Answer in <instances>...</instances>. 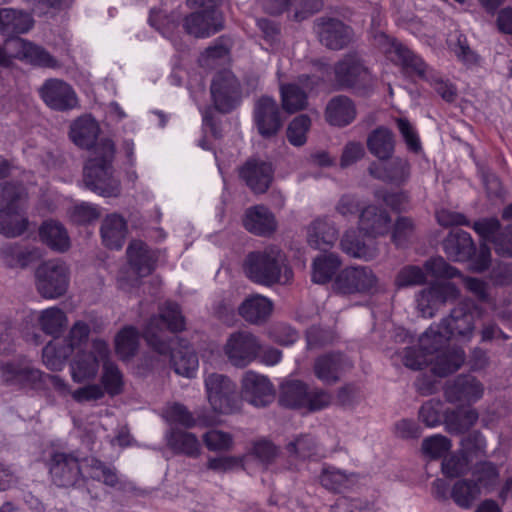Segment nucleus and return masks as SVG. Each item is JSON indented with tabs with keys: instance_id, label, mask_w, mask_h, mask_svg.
Masks as SVG:
<instances>
[{
	"instance_id": "nucleus-34",
	"label": "nucleus",
	"mask_w": 512,
	"mask_h": 512,
	"mask_svg": "<svg viewBox=\"0 0 512 512\" xmlns=\"http://www.w3.org/2000/svg\"><path fill=\"white\" fill-rule=\"evenodd\" d=\"M391 219L386 210L375 205L365 207L359 220L360 230L370 237L382 236L388 233Z\"/></svg>"
},
{
	"instance_id": "nucleus-38",
	"label": "nucleus",
	"mask_w": 512,
	"mask_h": 512,
	"mask_svg": "<svg viewBox=\"0 0 512 512\" xmlns=\"http://www.w3.org/2000/svg\"><path fill=\"white\" fill-rule=\"evenodd\" d=\"M309 80L310 77L308 75H303L299 77L302 87L296 83L281 86L282 106L285 111L294 113L306 108L308 103L306 90L312 88L308 84Z\"/></svg>"
},
{
	"instance_id": "nucleus-53",
	"label": "nucleus",
	"mask_w": 512,
	"mask_h": 512,
	"mask_svg": "<svg viewBox=\"0 0 512 512\" xmlns=\"http://www.w3.org/2000/svg\"><path fill=\"white\" fill-rule=\"evenodd\" d=\"M311 126V120L307 115L301 114L295 117L287 128V139L293 146L300 147L306 143L307 132Z\"/></svg>"
},
{
	"instance_id": "nucleus-12",
	"label": "nucleus",
	"mask_w": 512,
	"mask_h": 512,
	"mask_svg": "<svg viewBox=\"0 0 512 512\" xmlns=\"http://www.w3.org/2000/svg\"><path fill=\"white\" fill-rule=\"evenodd\" d=\"M459 289L451 282H434L416 295L417 311L422 318H433L450 300L458 298Z\"/></svg>"
},
{
	"instance_id": "nucleus-55",
	"label": "nucleus",
	"mask_w": 512,
	"mask_h": 512,
	"mask_svg": "<svg viewBox=\"0 0 512 512\" xmlns=\"http://www.w3.org/2000/svg\"><path fill=\"white\" fill-rule=\"evenodd\" d=\"M65 322H35L31 329L32 333L27 332L25 338L27 341L33 342L35 345L43 343L40 332L51 335L54 338L59 337L65 330Z\"/></svg>"
},
{
	"instance_id": "nucleus-16",
	"label": "nucleus",
	"mask_w": 512,
	"mask_h": 512,
	"mask_svg": "<svg viewBox=\"0 0 512 512\" xmlns=\"http://www.w3.org/2000/svg\"><path fill=\"white\" fill-rule=\"evenodd\" d=\"M260 349L261 345L253 334L241 331L229 337L224 351L233 366L244 368L258 357Z\"/></svg>"
},
{
	"instance_id": "nucleus-30",
	"label": "nucleus",
	"mask_w": 512,
	"mask_h": 512,
	"mask_svg": "<svg viewBox=\"0 0 512 512\" xmlns=\"http://www.w3.org/2000/svg\"><path fill=\"white\" fill-rule=\"evenodd\" d=\"M443 250L450 260L465 262L475 253V246L468 232L455 229L444 239Z\"/></svg>"
},
{
	"instance_id": "nucleus-17",
	"label": "nucleus",
	"mask_w": 512,
	"mask_h": 512,
	"mask_svg": "<svg viewBox=\"0 0 512 512\" xmlns=\"http://www.w3.org/2000/svg\"><path fill=\"white\" fill-rule=\"evenodd\" d=\"M44 103L56 111H68L78 107V98L74 89L65 81L51 78L39 88Z\"/></svg>"
},
{
	"instance_id": "nucleus-9",
	"label": "nucleus",
	"mask_w": 512,
	"mask_h": 512,
	"mask_svg": "<svg viewBox=\"0 0 512 512\" xmlns=\"http://www.w3.org/2000/svg\"><path fill=\"white\" fill-rule=\"evenodd\" d=\"M334 81L338 89H361L369 86L373 77L362 57L349 52L335 63Z\"/></svg>"
},
{
	"instance_id": "nucleus-61",
	"label": "nucleus",
	"mask_w": 512,
	"mask_h": 512,
	"mask_svg": "<svg viewBox=\"0 0 512 512\" xmlns=\"http://www.w3.org/2000/svg\"><path fill=\"white\" fill-rule=\"evenodd\" d=\"M451 448V441L442 435L425 438L422 442V451L431 459L442 457Z\"/></svg>"
},
{
	"instance_id": "nucleus-28",
	"label": "nucleus",
	"mask_w": 512,
	"mask_h": 512,
	"mask_svg": "<svg viewBox=\"0 0 512 512\" xmlns=\"http://www.w3.org/2000/svg\"><path fill=\"white\" fill-rule=\"evenodd\" d=\"M264 9L270 14H281L284 11H293L294 19L301 21L318 12L322 0H265Z\"/></svg>"
},
{
	"instance_id": "nucleus-54",
	"label": "nucleus",
	"mask_w": 512,
	"mask_h": 512,
	"mask_svg": "<svg viewBox=\"0 0 512 512\" xmlns=\"http://www.w3.org/2000/svg\"><path fill=\"white\" fill-rule=\"evenodd\" d=\"M336 339V332L332 328H325L320 323L313 324L306 331L308 349L321 348L332 344Z\"/></svg>"
},
{
	"instance_id": "nucleus-2",
	"label": "nucleus",
	"mask_w": 512,
	"mask_h": 512,
	"mask_svg": "<svg viewBox=\"0 0 512 512\" xmlns=\"http://www.w3.org/2000/svg\"><path fill=\"white\" fill-rule=\"evenodd\" d=\"M186 322H147L142 336L147 345L160 355H170L175 373L187 378L194 377L199 366L197 354L189 347L174 349L177 334L185 329Z\"/></svg>"
},
{
	"instance_id": "nucleus-29",
	"label": "nucleus",
	"mask_w": 512,
	"mask_h": 512,
	"mask_svg": "<svg viewBox=\"0 0 512 512\" xmlns=\"http://www.w3.org/2000/svg\"><path fill=\"white\" fill-rule=\"evenodd\" d=\"M409 168V163L406 159L391 157L386 161L372 162L368 167V172L376 179L399 184L408 178Z\"/></svg>"
},
{
	"instance_id": "nucleus-1",
	"label": "nucleus",
	"mask_w": 512,
	"mask_h": 512,
	"mask_svg": "<svg viewBox=\"0 0 512 512\" xmlns=\"http://www.w3.org/2000/svg\"><path fill=\"white\" fill-rule=\"evenodd\" d=\"M474 331L473 322H437L432 324L419 338V347L405 349L403 363L412 370H422L432 365L439 377L456 372L465 362V352L457 346H446L456 339L467 341Z\"/></svg>"
},
{
	"instance_id": "nucleus-10",
	"label": "nucleus",
	"mask_w": 512,
	"mask_h": 512,
	"mask_svg": "<svg viewBox=\"0 0 512 512\" xmlns=\"http://www.w3.org/2000/svg\"><path fill=\"white\" fill-rule=\"evenodd\" d=\"M48 469L52 482L58 487H75L84 480L80 458L74 451H53Z\"/></svg>"
},
{
	"instance_id": "nucleus-43",
	"label": "nucleus",
	"mask_w": 512,
	"mask_h": 512,
	"mask_svg": "<svg viewBox=\"0 0 512 512\" xmlns=\"http://www.w3.org/2000/svg\"><path fill=\"white\" fill-rule=\"evenodd\" d=\"M115 353L124 362L136 356L140 345V334L133 326H125L115 336Z\"/></svg>"
},
{
	"instance_id": "nucleus-31",
	"label": "nucleus",
	"mask_w": 512,
	"mask_h": 512,
	"mask_svg": "<svg viewBox=\"0 0 512 512\" xmlns=\"http://www.w3.org/2000/svg\"><path fill=\"white\" fill-rule=\"evenodd\" d=\"M359 230H348L343 235L340 246L344 253L353 258L369 261L374 259L378 254L376 243L372 239H365Z\"/></svg>"
},
{
	"instance_id": "nucleus-15",
	"label": "nucleus",
	"mask_w": 512,
	"mask_h": 512,
	"mask_svg": "<svg viewBox=\"0 0 512 512\" xmlns=\"http://www.w3.org/2000/svg\"><path fill=\"white\" fill-rule=\"evenodd\" d=\"M240 398L255 407H266L274 401L275 389L267 376L249 370L241 379Z\"/></svg>"
},
{
	"instance_id": "nucleus-4",
	"label": "nucleus",
	"mask_w": 512,
	"mask_h": 512,
	"mask_svg": "<svg viewBox=\"0 0 512 512\" xmlns=\"http://www.w3.org/2000/svg\"><path fill=\"white\" fill-rule=\"evenodd\" d=\"M243 269L250 281L265 287L288 285L294 276L285 252L276 245L250 252Z\"/></svg>"
},
{
	"instance_id": "nucleus-3",
	"label": "nucleus",
	"mask_w": 512,
	"mask_h": 512,
	"mask_svg": "<svg viewBox=\"0 0 512 512\" xmlns=\"http://www.w3.org/2000/svg\"><path fill=\"white\" fill-rule=\"evenodd\" d=\"M374 45L397 65L406 71L417 74L430 83L434 90L447 102L454 101L456 89L452 84L444 81L436 72L429 69L427 64L401 42L383 32L374 35Z\"/></svg>"
},
{
	"instance_id": "nucleus-27",
	"label": "nucleus",
	"mask_w": 512,
	"mask_h": 512,
	"mask_svg": "<svg viewBox=\"0 0 512 512\" xmlns=\"http://www.w3.org/2000/svg\"><path fill=\"white\" fill-rule=\"evenodd\" d=\"M243 225L250 233L269 237L277 229V221L274 214L263 205H256L246 210Z\"/></svg>"
},
{
	"instance_id": "nucleus-52",
	"label": "nucleus",
	"mask_w": 512,
	"mask_h": 512,
	"mask_svg": "<svg viewBox=\"0 0 512 512\" xmlns=\"http://www.w3.org/2000/svg\"><path fill=\"white\" fill-rule=\"evenodd\" d=\"M286 449L291 455L306 459L317 454L318 443L311 434H301L289 442Z\"/></svg>"
},
{
	"instance_id": "nucleus-25",
	"label": "nucleus",
	"mask_w": 512,
	"mask_h": 512,
	"mask_svg": "<svg viewBox=\"0 0 512 512\" xmlns=\"http://www.w3.org/2000/svg\"><path fill=\"white\" fill-rule=\"evenodd\" d=\"M351 367V362L342 353H327L315 360L313 369L320 381L332 385L340 380L343 371Z\"/></svg>"
},
{
	"instance_id": "nucleus-51",
	"label": "nucleus",
	"mask_w": 512,
	"mask_h": 512,
	"mask_svg": "<svg viewBox=\"0 0 512 512\" xmlns=\"http://www.w3.org/2000/svg\"><path fill=\"white\" fill-rule=\"evenodd\" d=\"M27 227L22 211H0V233L7 237L21 235Z\"/></svg>"
},
{
	"instance_id": "nucleus-6",
	"label": "nucleus",
	"mask_w": 512,
	"mask_h": 512,
	"mask_svg": "<svg viewBox=\"0 0 512 512\" xmlns=\"http://www.w3.org/2000/svg\"><path fill=\"white\" fill-rule=\"evenodd\" d=\"M220 0H187V6L197 9L186 16L183 27L196 38H207L224 28V18L217 8Z\"/></svg>"
},
{
	"instance_id": "nucleus-62",
	"label": "nucleus",
	"mask_w": 512,
	"mask_h": 512,
	"mask_svg": "<svg viewBox=\"0 0 512 512\" xmlns=\"http://www.w3.org/2000/svg\"><path fill=\"white\" fill-rule=\"evenodd\" d=\"M395 282L398 287L421 285L426 282V272L419 266H405L397 274Z\"/></svg>"
},
{
	"instance_id": "nucleus-7",
	"label": "nucleus",
	"mask_w": 512,
	"mask_h": 512,
	"mask_svg": "<svg viewBox=\"0 0 512 512\" xmlns=\"http://www.w3.org/2000/svg\"><path fill=\"white\" fill-rule=\"evenodd\" d=\"M204 384L208 402L215 413L230 415L241 410L242 399L237 385L228 376L211 373L205 377Z\"/></svg>"
},
{
	"instance_id": "nucleus-50",
	"label": "nucleus",
	"mask_w": 512,
	"mask_h": 512,
	"mask_svg": "<svg viewBox=\"0 0 512 512\" xmlns=\"http://www.w3.org/2000/svg\"><path fill=\"white\" fill-rule=\"evenodd\" d=\"M101 383L104 388V393L106 392L110 396L119 395L123 391V374L119 367L108 359L103 363Z\"/></svg>"
},
{
	"instance_id": "nucleus-64",
	"label": "nucleus",
	"mask_w": 512,
	"mask_h": 512,
	"mask_svg": "<svg viewBox=\"0 0 512 512\" xmlns=\"http://www.w3.org/2000/svg\"><path fill=\"white\" fill-rule=\"evenodd\" d=\"M469 461L467 455L462 452L461 454H452L443 460L442 472L450 478L458 477L467 471Z\"/></svg>"
},
{
	"instance_id": "nucleus-13",
	"label": "nucleus",
	"mask_w": 512,
	"mask_h": 512,
	"mask_svg": "<svg viewBox=\"0 0 512 512\" xmlns=\"http://www.w3.org/2000/svg\"><path fill=\"white\" fill-rule=\"evenodd\" d=\"M210 92L215 108L221 113L231 112L241 102L240 83L231 71L217 73Z\"/></svg>"
},
{
	"instance_id": "nucleus-59",
	"label": "nucleus",
	"mask_w": 512,
	"mask_h": 512,
	"mask_svg": "<svg viewBox=\"0 0 512 512\" xmlns=\"http://www.w3.org/2000/svg\"><path fill=\"white\" fill-rule=\"evenodd\" d=\"M424 269L428 274L436 278L451 279L461 275L458 269L448 264L440 256L428 259L424 263Z\"/></svg>"
},
{
	"instance_id": "nucleus-26",
	"label": "nucleus",
	"mask_w": 512,
	"mask_h": 512,
	"mask_svg": "<svg viewBox=\"0 0 512 512\" xmlns=\"http://www.w3.org/2000/svg\"><path fill=\"white\" fill-rule=\"evenodd\" d=\"M168 448L176 455H184L196 459L202 453L201 442L198 437L187 430L171 427L166 433Z\"/></svg>"
},
{
	"instance_id": "nucleus-46",
	"label": "nucleus",
	"mask_w": 512,
	"mask_h": 512,
	"mask_svg": "<svg viewBox=\"0 0 512 512\" xmlns=\"http://www.w3.org/2000/svg\"><path fill=\"white\" fill-rule=\"evenodd\" d=\"M27 193L21 184H0V211H23Z\"/></svg>"
},
{
	"instance_id": "nucleus-42",
	"label": "nucleus",
	"mask_w": 512,
	"mask_h": 512,
	"mask_svg": "<svg viewBox=\"0 0 512 512\" xmlns=\"http://www.w3.org/2000/svg\"><path fill=\"white\" fill-rule=\"evenodd\" d=\"M82 470L87 477L102 482L109 487L118 484V475L115 467L107 465L96 457H85L82 459Z\"/></svg>"
},
{
	"instance_id": "nucleus-36",
	"label": "nucleus",
	"mask_w": 512,
	"mask_h": 512,
	"mask_svg": "<svg viewBox=\"0 0 512 512\" xmlns=\"http://www.w3.org/2000/svg\"><path fill=\"white\" fill-rule=\"evenodd\" d=\"M307 239L311 247L325 251L338 239V230L333 222L318 218L310 224Z\"/></svg>"
},
{
	"instance_id": "nucleus-35",
	"label": "nucleus",
	"mask_w": 512,
	"mask_h": 512,
	"mask_svg": "<svg viewBox=\"0 0 512 512\" xmlns=\"http://www.w3.org/2000/svg\"><path fill=\"white\" fill-rule=\"evenodd\" d=\"M125 219L116 213L107 215L101 224L100 233L103 244L109 249H121L127 235Z\"/></svg>"
},
{
	"instance_id": "nucleus-32",
	"label": "nucleus",
	"mask_w": 512,
	"mask_h": 512,
	"mask_svg": "<svg viewBox=\"0 0 512 512\" xmlns=\"http://www.w3.org/2000/svg\"><path fill=\"white\" fill-rule=\"evenodd\" d=\"M34 25L28 12L14 8H0V34L11 37L27 33Z\"/></svg>"
},
{
	"instance_id": "nucleus-39",
	"label": "nucleus",
	"mask_w": 512,
	"mask_h": 512,
	"mask_svg": "<svg viewBox=\"0 0 512 512\" xmlns=\"http://www.w3.org/2000/svg\"><path fill=\"white\" fill-rule=\"evenodd\" d=\"M99 134L97 122L90 116H82L70 126V138L79 147L89 149Z\"/></svg>"
},
{
	"instance_id": "nucleus-20",
	"label": "nucleus",
	"mask_w": 512,
	"mask_h": 512,
	"mask_svg": "<svg viewBox=\"0 0 512 512\" xmlns=\"http://www.w3.org/2000/svg\"><path fill=\"white\" fill-rule=\"evenodd\" d=\"M315 30L320 42L331 50H340L347 46L353 37L352 29L335 18H319Z\"/></svg>"
},
{
	"instance_id": "nucleus-56",
	"label": "nucleus",
	"mask_w": 512,
	"mask_h": 512,
	"mask_svg": "<svg viewBox=\"0 0 512 512\" xmlns=\"http://www.w3.org/2000/svg\"><path fill=\"white\" fill-rule=\"evenodd\" d=\"M202 439L209 451H229L233 446L232 435L221 430H209L204 433Z\"/></svg>"
},
{
	"instance_id": "nucleus-49",
	"label": "nucleus",
	"mask_w": 512,
	"mask_h": 512,
	"mask_svg": "<svg viewBox=\"0 0 512 512\" xmlns=\"http://www.w3.org/2000/svg\"><path fill=\"white\" fill-rule=\"evenodd\" d=\"M480 494L477 482L468 479L458 480L452 487L451 498L463 509H469Z\"/></svg>"
},
{
	"instance_id": "nucleus-19",
	"label": "nucleus",
	"mask_w": 512,
	"mask_h": 512,
	"mask_svg": "<svg viewBox=\"0 0 512 512\" xmlns=\"http://www.w3.org/2000/svg\"><path fill=\"white\" fill-rule=\"evenodd\" d=\"M473 228L485 241L493 243L498 255L512 257V225L499 232V220L489 218L475 222Z\"/></svg>"
},
{
	"instance_id": "nucleus-60",
	"label": "nucleus",
	"mask_w": 512,
	"mask_h": 512,
	"mask_svg": "<svg viewBox=\"0 0 512 512\" xmlns=\"http://www.w3.org/2000/svg\"><path fill=\"white\" fill-rule=\"evenodd\" d=\"M483 316V309L479 305L470 299H464L451 310L449 320H476Z\"/></svg>"
},
{
	"instance_id": "nucleus-21",
	"label": "nucleus",
	"mask_w": 512,
	"mask_h": 512,
	"mask_svg": "<svg viewBox=\"0 0 512 512\" xmlns=\"http://www.w3.org/2000/svg\"><path fill=\"white\" fill-rule=\"evenodd\" d=\"M484 387L474 376L468 374L458 375L445 386V397L449 403L476 402L482 396Z\"/></svg>"
},
{
	"instance_id": "nucleus-14",
	"label": "nucleus",
	"mask_w": 512,
	"mask_h": 512,
	"mask_svg": "<svg viewBox=\"0 0 512 512\" xmlns=\"http://www.w3.org/2000/svg\"><path fill=\"white\" fill-rule=\"evenodd\" d=\"M2 380L9 386L33 389L42 382L43 373L35 368L26 357L0 363Z\"/></svg>"
},
{
	"instance_id": "nucleus-24",
	"label": "nucleus",
	"mask_w": 512,
	"mask_h": 512,
	"mask_svg": "<svg viewBox=\"0 0 512 512\" xmlns=\"http://www.w3.org/2000/svg\"><path fill=\"white\" fill-rule=\"evenodd\" d=\"M126 255L131 269L140 277L150 275L158 260L157 251L151 249L141 240H133L129 243Z\"/></svg>"
},
{
	"instance_id": "nucleus-18",
	"label": "nucleus",
	"mask_w": 512,
	"mask_h": 512,
	"mask_svg": "<svg viewBox=\"0 0 512 512\" xmlns=\"http://www.w3.org/2000/svg\"><path fill=\"white\" fill-rule=\"evenodd\" d=\"M6 49L11 52L12 57L26 61L29 64L44 68L59 67L58 61L49 52L25 39L15 37L7 40Z\"/></svg>"
},
{
	"instance_id": "nucleus-57",
	"label": "nucleus",
	"mask_w": 512,
	"mask_h": 512,
	"mask_svg": "<svg viewBox=\"0 0 512 512\" xmlns=\"http://www.w3.org/2000/svg\"><path fill=\"white\" fill-rule=\"evenodd\" d=\"M351 476L334 467H328L323 469L320 482L328 490L340 491L349 485Z\"/></svg>"
},
{
	"instance_id": "nucleus-37",
	"label": "nucleus",
	"mask_w": 512,
	"mask_h": 512,
	"mask_svg": "<svg viewBox=\"0 0 512 512\" xmlns=\"http://www.w3.org/2000/svg\"><path fill=\"white\" fill-rule=\"evenodd\" d=\"M368 151L380 161L389 160L395 151L393 132L383 126L372 130L366 140Z\"/></svg>"
},
{
	"instance_id": "nucleus-48",
	"label": "nucleus",
	"mask_w": 512,
	"mask_h": 512,
	"mask_svg": "<svg viewBox=\"0 0 512 512\" xmlns=\"http://www.w3.org/2000/svg\"><path fill=\"white\" fill-rule=\"evenodd\" d=\"M340 265L341 261L335 254L315 258L312 265V281L317 284L329 282Z\"/></svg>"
},
{
	"instance_id": "nucleus-22",
	"label": "nucleus",
	"mask_w": 512,
	"mask_h": 512,
	"mask_svg": "<svg viewBox=\"0 0 512 512\" xmlns=\"http://www.w3.org/2000/svg\"><path fill=\"white\" fill-rule=\"evenodd\" d=\"M271 163L261 159H249L240 168L239 176L254 193H265L273 180Z\"/></svg>"
},
{
	"instance_id": "nucleus-33",
	"label": "nucleus",
	"mask_w": 512,
	"mask_h": 512,
	"mask_svg": "<svg viewBox=\"0 0 512 512\" xmlns=\"http://www.w3.org/2000/svg\"><path fill=\"white\" fill-rule=\"evenodd\" d=\"M356 118V107L353 101L345 96L338 95L327 103L325 109L326 121L336 127H345Z\"/></svg>"
},
{
	"instance_id": "nucleus-41",
	"label": "nucleus",
	"mask_w": 512,
	"mask_h": 512,
	"mask_svg": "<svg viewBox=\"0 0 512 512\" xmlns=\"http://www.w3.org/2000/svg\"><path fill=\"white\" fill-rule=\"evenodd\" d=\"M308 396V385L300 380H288L280 387L279 404L283 407L303 410L306 397Z\"/></svg>"
},
{
	"instance_id": "nucleus-63",
	"label": "nucleus",
	"mask_w": 512,
	"mask_h": 512,
	"mask_svg": "<svg viewBox=\"0 0 512 512\" xmlns=\"http://www.w3.org/2000/svg\"><path fill=\"white\" fill-rule=\"evenodd\" d=\"M69 218L77 224H86L99 217L97 207L88 202L77 203L68 211Z\"/></svg>"
},
{
	"instance_id": "nucleus-44",
	"label": "nucleus",
	"mask_w": 512,
	"mask_h": 512,
	"mask_svg": "<svg viewBox=\"0 0 512 512\" xmlns=\"http://www.w3.org/2000/svg\"><path fill=\"white\" fill-rule=\"evenodd\" d=\"M272 301L260 294L247 297L238 308L239 315L245 320H264L271 316Z\"/></svg>"
},
{
	"instance_id": "nucleus-40",
	"label": "nucleus",
	"mask_w": 512,
	"mask_h": 512,
	"mask_svg": "<svg viewBox=\"0 0 512 512\" xmlns=\"http://www.w3.org/2000/svg\"><path fill=\"white\" fill-rule=\"evenodd\" d=\"M41 240L52 250L65 252L70 247V238L65 227L57 221L47 220L39 229Z\"/></svg>"
},
{
	"instance_id": "nucleus-8",
	"label": "nucleus",
	"mask_w": 512,
	"mask_h": 512,
	"mask_svg": "<svg viewBox=\"0 0 512 512\" xmlns=\"http://www.w3.org/2000/svg\"><path fill=\"white\" fill-rule=\"evenodd\" d=\"M70 270L60 259H51L40 264L35 271V285L38 293L46 299L63 296L69 287Z\"/></svg>"
},
{
	"instance_id": "nucleus-45",
	"label": "nucleus",
	"mask_w": 512,
	"mask_h": 512,
	"mask_svg": "<svg viewBox=\"0 0 512 512\" xmlns=\"http://www.w3.org/2000/svg\"><path fill=\"white\" fill-rule=\"evenodd\" d=\"M478 418L476 409L459 407L446 414L445 424L449 433L458 435L474 426Z\"/></svg>"
},
{
	"instance_id": "nucleus-5",
	"label": "nucleus",
	"mask_w": 512,
	"mask_h": 512,
	"mask_svg": "<svg viewBox=\"0 0 512 512\" xmlns=\"http://www.w3.org/2000/svg\"><path fill=\"white\" fill-rule=\"evenodd\" d=\"M115 146L112 140L102 139L93 149L84 166L83 182L87 189L103 197H117L121 185L112 165Z\"/></svg>"
},
{
	"instance_id": "nucleus-23",
	"label": "nucleus",
	"mask_w": 512,
	"mask_h": 512,
	"mask_svg": "<svg viewBox=\"0 0 512 512\" xmlns=\"http://www.w3.org/2000/svg\"><path fill=\"white\" fill-rule=\"evenodd\" d=\"M254 120L258 132L263 137L275 135L282 126L280 111L276 101L268 96L258 99L254 106Z\"/></svg>"
},
{
	"instance_id": "nucleus-47",
	"label": "nucleus",
	"mask_w": 512,
	"mask_h": 512,
	"mask_svg": "<svg viewBox=\"0 0 512 512\" xmlns=\"http://www.w3.org/2000/svg\"><path fill=\"white\" fill-rule=\"evenodd\" d=\"M98 358L92 352H79L72 363V377L75 382H83L96 376Z\"/></svg>"
},
{
	"instance_id": "nucleus-11",
	"label": "nucleus",
	"mask_w": 512,
	"mask_h": 512,
	"mask_svg": "<svg viewBox=\"0 0 512 512\" xmlns=\"http://www.w3.org/2000/svg\"><path fill=\"white\" fill-rule=\"evenodd\" d=\"M378 278L368 266H350L340 271L333 290L341 295L366 294L377 289Z\"/></svg>"
},
{
	"instance_id": "nucleus-58",
	"label": "nucleus",
	"mask_w": 512,
	"mask_h": 512,
	"mask_svg": "<svg viewBox=\"0 0 512 512\" xmlns=\"http://www.w3.org/2000/svg\"><path fill=\"white\" fill-rule=\"evenodd\" d=\"M415 230L416 226L411 218L400 216L395 221L392 240L397 246H405L414 237Z\"/></svg>"
}]
</instances>
